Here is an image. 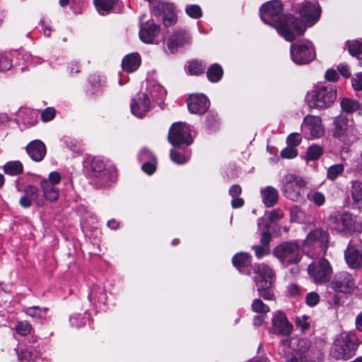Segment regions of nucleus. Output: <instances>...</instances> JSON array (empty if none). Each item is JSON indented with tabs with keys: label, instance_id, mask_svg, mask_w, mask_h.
<instances>
[{
	"label": "nucleus",
	"instance_id": "2",
	"mask_svg": "<svg viewBox=\"0 0 362 362\" xmlns=\"http://www.w3.org/2000/svg\"><path fill=\"white\" fill-rule=\"evenodd\" d=\"M337 89L332 84H317L307 93L305 100L310 108L326 109L337 99Z\"/></svg>",
	"mask_w": 362,
	"mask_h": 362
},
{
	"label": "nucleus",
	"instance_id": "34",
	"mask_svg": "<svg viewBox=\"0 0 362 362\" xmlns=\"http://www.w3.org/2000/svg\"><path fill=\"white\" fill-rule=\"evenodd\" d=\"M223 69L218 64L211 65L206 71L207 78L212 83L219 81L223 76Z\"/></svg>",
	"mask_w": 362,
	"mask_h": 362
},
{
	"label": "nucleus",
	"instance_id": "60",
	"mask_svg": "<svg viewBox=\"0 0 362 362\" xmlns=\"http://www.w3.org/2000/svg\"><path fill=\"white\" fill-rule=\"evenodd\" d=\"M353 88L356 90H362V72L358 73L351 78Z\"/></svg>",
	"mask_w": 362,
	"mask_h": 362
},
{
	"label": "nucleus",
	"instance_id": "50",
	"mask_svg": "<svg viewBox=\"0 0 362 362\" xmlns=\"http://www.w3.org/2000/svg\"><path fill=\"white\" fill-rule=\"evenodd\" d=\"M70 323L71 326L76 327H80L86 324V318L81 314H75L70 317Z\"/></svg>",
	"mask_w": 362,
	"mask_h": 362
},
{
	"label": "nucleus",
	"instance_id": "24",
	"mask_svg": "<svg viewBox=\"0 0 362 362\" xmlns=\"http://www.w3.org/2000/svg\"><path fill=\"white\" fill-rule=\"evenodd\" d=\"M26 151L33 160L40 162L45 156L46 147L40 140H34L27 145Z\"/></svg>",
	"mask_w": 362,
	"mask_h": 362
},
{
	"label": "nucleus",
	"instance_id": "44",
	"mask_svg": "<svg viewBox=\"0 0 362 362\" xmlns=\"http://www.w3.org/2000/svg\"><path fill=\"white\" fill-rule=\"evenodd\" d=\"M107 168L103 160L98 158H94L91 163L93 176L97 177L98 175Z\"/></svg>",
	"mask_w": 362,
	"mask_h": 362
},
{
	"label": "nucleus",
	"instance_id": "54",
	"mask_svg": "<svg viewBox=\"0 0 362 362\" xmlns=\"http://www.w3.org/2000/svg\"><path fill=\"white\" fill-rule=\"evenodd\" d=\"M252 249L255 251V256L260 259L265 255H267L270 252V250L268 245H254L252 246Z\"/></svg>",
	"mask_w": 362,
	"mask_h": 362
},
{
	"label": "nucleus",
	"instance_id": "56",
	"mask_svg": "<svg viewBox=\"0 0 362 362\" xmlns=\"http://www.w3.org/2000/svg\"><path fill=\"white\" fill-rule=\"evenodd\" d=\"M139 159L140 162L144 163L149 160H156V158L149 150L143 148L139 155Z\"/></svg>",
	"mask_w": 362,
	"mask_h": 362
},
{
	"label": "nucleus",
	"instance_id": "45",
	"mask_svg": "<svg viewBox=\"0 0 362 362\" xmlns=\"http://www.w3.org/2000/svg\"><path fill=\"white\" fill-rule=\"evenodd\" d=\"M31 325L27 321L18 322L16 325V332L22 336L28 334L31 331Z\"/></svg>",
	"mask_w": 362,
	"mask_h": 362
},
{
	"label": "nucleus",
	"instance_id": "16",
	"mask_svg": "<svg viewBox=\"0 0 362 362\" xmlns=\"http://www.w3.org/2000/svg\"><path fill=\"white\" fill-rule=\"evenodd\" d=\"M25 195L20 199V204L24 208H28L34 202L38 206H43L45 201L39 189L34 185H28L24 189Z\"/></svg>",
	"mask_w": 362,
	"mask_h": 362
},
{
	"label": "nucleus",
	"instance_id": "40",
	"mask_svg": "<svg viewBox=\"0 0 362 362\" xmlns=\"http://www.w3.org/2000/svg\"><path fill=\"white\" fill-rule=\"evenodd\" d=\"M205 65L202 62L197 60L189 62L188 71L192 75H199L204 72Z\"/></svg>",
	"mask_w": 362,
	"mask_h": 362
},
{
	"label": "nucleus",
	"instance_id": "43",
	"mask_svg": "<svg viewBox=\"0 0 362 362\" xmlns=\"http://www.w3.org/2000/svg\"><path fill=\"white\" fill-rule=\"evenodd\" d=\"M296 325L302 332H305L310 328V322L309 321V317L308 315H301L296 317Z\"/></svg>",
	"mask_w": 362,
	"mask_h": 362
},
{
	"label": "nucleus",
	"instance_id": "35",
	"mask_svg": "<svg viewBox=\"0 0 362 362\" xmlns=\"http://www.w3.org/2000/svg\"><path fill=\"white\" fill-rule=\"evenodd\" d=\"M233 265L240 271L251 264V257L245 252L236 254L232 259Z\"/></svg>",
	"mask_w": 362,
	"mask_h": 362
},
{
	"label": "nucleus",
	"instance_id": "4",
	"mask_svg": "<svg viewBox=\"0 0 362 362\" xmlns=\"http://www.w3.org/2000/svg\"><path fill=\"white\" fill-rule=\"evenodd\" d=\"M358 346V341L354 334H341L334 341L333 356L337 359L348 360L355 355Z\"/></svg>",
	"mask_w": 362,
	"mask_h": 362
},
{
	"label": "nucleus",
	"instance_id": "64",
	"mask_svg": "<svg viewBox=\"0 0 362 362\" xmlns=\"http://www.w3.org/2000/svg\"><path fill=\"white\" fill-rule=\"evenodd\" d=\"M325 78L329 81H336L339 78V75L334 69H329L325 73Z\"/></svg>",
	"mask_w": 362,
	"mask_h": 362
},
{
	"label": "nucleus",
	"instance_id": "37",
	"mask_svg": "<svg viewBox=\"0 0 362 362\" xmlns=\"http://www.w3.org/2000/svg\"><path fill=\"white\" fill-rule=\"evenodd\" d=\"M341 107L347 113H353L359 109L360 105L356 100L345 98L341 101Z\"/></svg>",
	"mask_w": 362,
	"mask_h": 362
},
{
	"label": "nucleus",
	"instance_id": "26",
	"mask_svg": "<svg viewBox=\"0 0 362 362\" xmlns=\"http://www.w3.org/2000/svg\"><path fill=\"white\" fill-rule=\"evenodd\" d=\"M262 202L266 207H272L277 204L279 194L277 189L272 186H267L260 191Z\"/></svg>",
	"mask_w": 362,
	"mask_h": 362
},
{
	"label": "nucleus",
	"instance_id": "12",
	"mask_svg": "<svg viewBox=\"0 0 362 362\" xmlns=\"http://www.w3.org/2000/svg\"><path fill=\"white\" fill-rule=\"evenodd\" d=\"M308 272L315 284L328 282L332 274V269L329 262L325 259H321L313 262L308 267Z\"/></svg>",
	"mask_w": 362,
	"mask_h": 362
},
{
	"label": "nucleus",
	"instance_id": "32",
	"mask_svg": "<svg viewBox=\"0 0 362 362\" xmlns=\"http://www.w3.org/2000/svg\"><path fill=\"white\" fill-rule=\"evenodd\" d=\"M350 194L353 204L359 205L362 204V182L354 180L351 182Z\"/></svg>",
	"mask_w": 362,
	"mask_h": 362
},
{
	"label": "nucleus",
	"instance_id": "47",
	"mask_svg": "<svg viewBox=\"0 0 362 362\" xmlns=\"http://www.w3.org/2000/svg\"><path fill=\"white\" fill-rule=\"evenodd\" d=\"M344 171V166L341 164L332 165L327 170V177L332 180H334Z\"/></svg>",
	"mask_w": 362,
	"mask_h": 362
},
{
	"label": "nucleus",
	"instance_id": "18",
	"mask_svg": "<svg viewBox=\"0 0 362 362\" xmlns=\"http://www.w3.org/2000/svg\"><path fill=\"white\" fill-rule=\"evenodd\" d=\"M344 257L350 267H362V244L354 245L351 241L344 252Z\"/></svg>",
	"mask_w": 362,
	"mask_h": 362
},
{
	"label": "nucleus",
	"instance_id": "17",
	"mask_svg": "<svg viewBox=\"0 0 362 362\" xmlns=\"http://www.w3.org/2000/svg\"><path fill=\"white\" fill-rule=\"evenodd\" d=\"M272 329L274 334L288 336L293 330V325L288 322L284 313L278 311L272 318Z\"/></svg>",
	"mask_w": 362,
	"mask_h": 362
},
{
	"label": "nucleus",
	"instance_id": "5",
	"mask_svg": "<svg viewBox=\"0 0 362 362\" xmlns=\"http://www.w3.org/2000/svg\"><path fill=\"white\" fill-rule=\"evenodd\" d=\"M306 182L294 174H287L283 177L281 189L283 194L293 202H300L303 199V191Z\"/></svg>",
	"mask_w": 362,
	"mask_h": 362
},
{
	"label": "nucleus",
	"instance_id": "42",
	"mask_svg": "<svg viewBox=\"0 0 362 362\" xmlns=\"http://www.w3.org/2000/svg\"><path fill=\"white\" fill-rule=\"evenodd\" d=\"M186 13L191 18L197 19L202 16L201 7L197 4L187 5L185 8Z\"/></svg>",
	"mask_w": 362,
	"mask_h": 362
},
{
	"label": "nucleus",
	"instance_id": "27",
	"mask_svg": "<svg viewBox=\"0 0 362 362\" xmlns=\"http://www.w3.org/2000/svg\"><path fill=\"white\" fill-rule=\"evenodd\" d=\"M361 134L356 126H351L348 129L337 139L343 145L344 148H349L360 138Z\"/></svg>",
	"mask_w": 362,
	"mask_h": 362
},
{
	"label": "nucleus",
	"instance_id": "14",
	"mask_svg": "<svg viewBox=\"0 0 362 362\" xmlns=\"http://www.w3.org/2000/svg\"><path fill=\"white\" fill-rule=\"evenodd\" d=\"M331 288L337 292L350 293L355 288L354 277L346 272H339L332 281Z\"/></svg>",
	"mask_w": 362,
	"mask_h": 362
},
{
	"label": "nucleus",
	"instance_id": "9",
	"mask_svg": "<svg viewBox=\"0 0 362 362\" xmlns=\"http://www.w3.org/2000/svg\"><path fill=\"white\" fill-rule=\"evenodd\" d=\"M329 243V234L322 228H316L309 232L303 242L305 248H313L319 254H325Z\"/></svg>",
	"mask_w": 362,
	"mask_h": 362
},
{
	"label": "nucleus",
	"instance_id": "51",
	"mask_svg": "<svg viewBox=\"0 0 362 362\" xmlns=\"http://www.w3.org/2000/svg\"><path fill=\"white\" fill-rule=\"evenodd\" d=\"M35 355L28 349L22 350L18 354V358L22 362H30L35 358Z\"/></svg>",
	"mask_w": 362,
	"mask_h": 362
},
{
	"label": "nucleus",
	"instance_id": "63",
	"mask_svg": "<svg viewBox=\"0 0 362 362\" xmlns=\"http://www.w3.org/2000/svg\"><path fill=\"white\" fill-rule=\"evenodd\" d=\"M337 70L345 78H349L351 76L349 68L346 64H339L337 66Z\"/></svg>",
	"mask_w": 362,
	"mask_h": 362
},
{
	"label": "nucleus",
	"instance_id": "11",
	"mask_svg": "<svg viewBox=\"0 0 362 362\" xmlns=\"http://www.w3.org/2000/svg\"><path fill=\"white\" fill-rule=\"evenodd\" d=\"M168 139L173 146L192 144L189 126L181 122L173 123L169 129Z\"/></svg>",
	"mask_w": 362,
	"mask_h": 362
},
{
	"label": "nucleus",
	"instance_id": "1",
	"mask_svg": "<svg viewBox=\"0 0 362 362\" xmlns=\"http://www.w3.org/2000/svg\"><path fill=\"white\" fill-rule=\"evenodd\" d=\"M282 12V4L279 1H271L262 6L261 19L265 24L274 26L286 41L293 42L296 35L304 34L305 28L296 17L291 15L283 16Z\"/></svg>",
	"mask_w": 362,
	"mask_h": 362
},
{
	"label": "nucleus",
	"instance_id": "58",
	"mask_svg": "<svg viewBox=\"0 0 362 362\" xmlns=\"http://www.w3.org/2000/svg\"><path fill=\"white\" fill-rule=\"evenodd\" d=\"M156 160H149L143 163L142 164V170L147 174L151 175L153 174L156 168Z\"/></svg>",
	"mask_w": 362,
	"mask_h": 362
},
{
	"label": "nucleus",
	"instance_id": "46",
	"mask_svg": "<svg viewBox=\"0 0 362 362\" xmlns=\"http://www.w3.org/2000/svg\"><path fill=\"white\" fill-rule=\"evenodd\" d=\"M252 310L255 313H267L269 311V308L260 299L257 298L254 300L252 304Z\"/></svg>",
	"mask_w": 362,
	"mask_h": 362
},
{
	"label": "nucleus",
	"instance_id": "49",
	"mask_svg": "<svg viewBox=\"0 0 362 362\" xmlns=\"http://www.w3.org/2000/svg\"><path fill=\"white\" fill-rule=\"evenodd\" d=\"M320 296L315 291L309 292L305 296V303L309 307H315L320 302Z\"/></svg>",
	"mask_w": 362,
	"mask_h": 362
},
{
	"label": "nucleus",
	"instance_id": "19",
	"mask_svg": "<svg viewBox=\"0 0 362 362\" xmlns=\"http://www.w3.org/2000/svg\"><path fill=\"white\" fill-rule=\"evenodd\" d=\"M209 105L210 102L204 94H192L187 100L188 110L192 114H204Z\"/></svg>",
	"mask_w": 362,
	"mask_h": 362
},
{
	"label": "nucleus",
	"instance_id": "15",
	"mask_svg": "<svg viewBox=\"0 0 362 362\" xmlns=\"http://www.w3.org/2000/svg\"><path fill=\"white\" fill-rule=\"evenodd\" d=\"M173 11V4L165 2H158L151 9L155 16L163 15V23L166 26H170L176 22L177 17Z\"/></svg>",
	"mask_w": 362,
	"mask_h": 362
},
{
	"label": "nucleus",
	"instance_id": "57",
	"mask_svg": "<svg viewBox=\"0 0 362 362\" xmlns=\"http://www.w3.org/2000/svg\"><path fill=\"white\" fill-rule=\"evenodd\" d=\"M61 180L62 177L60 173L57 171H53L49 174L47 179H43L42 180H46L51 185L56 187V185L59 184L61 182Z\"/></svg>",
	"mask_w": 362,
	"mask_h": 362
},
{
	"label": "nucleus",
	"instance_id": "6",
	"mask_svg": "<svg viewBox=\"0 0 362 362\" xmlns=\"http://www.w3.org/2000/svg\"><path fill=\"white\" fill-rule=\"evenodd\" d=\"M273 254L286 266L297 264L301 259L300 244L296 240L281 243L274 249Z\"/></svg>",
	"mask_w": 362,
	"mask_h": 362
},
{
	"label": "nucleus",
	"instance_id": "59",
	"mask_svg": "<svg viewBox=\"0 0 362 362\" xmlns=\"http://www.w3.org/2000/svg\"><path fill=\"white\" fill-rule=\"evenodd\" d=\"M12 67V64L11 59L2 54H0V71H8Z\"/></svg>",
	"mask_w": 362,
	"mask_h": 362
},
{
	"label": "nucleus",
	"instance_id": "25",
	"mask_svg": "<svg viewBox=\"0 0 362 362\" xmlns=\"http://www.w3.org/2000/svg\"><path fill=\"white\" fill-rule=\"evenodd\" d=\"M332 136L339 137L344 133L351 126H355L353 121H349L346 116L341 115L336 117L333 121Z\"/></svg>",
	"mask_w": 362,
	"mask_h": 362
},
{
	"label": "nucleus",
	"instance_id": "8",
	"mask_svg": "<svg viewBox=\"0 0 362 362\" xmlns=\"http://www.w3.org/2000/svg\"><path fill=\"white\" fill-rule=\"evenodd\" d=\"M293 7L301 17V20L296 19L305 28L314 25L320 18L321 8L317 2L304 1L300 4H294Z\"/></svg>",
	"mask_w": 362,
	"mask_h": 362
},
{
	"label": "nucleus",
	"instance_id": "31",
	"mask_svg": "<svg viewBox=\"0 0 362 362\" xmlns=\"http://www.w3.org/2000/svg\"><path fill=\"white\" fill-rule=\"evenodd\" d=\"M117 2L118 0H93L96 10L101 15L109 13Z\"/></svg>",
	"mask_w": 362,
	"mask_h": 362
},
{
	"label": "nucleus",
	"instance_id": "48",
	"mask_svg": "<svg viewBox=\"0 0 362 362\" xmlns=\"http://www.w3.org/2000/svg\"><path fill=\"white\" fill-rule=\"evenodd\" d=\"M218 124V115L214 112H209L206 116V125L208 129H216Z\"/></svg>",
	"mask_w": 362,
	"mask_h": 362
},
{
	"label": "nucleus",
	"instance_id": "38",
	"mask_svg": "<svg viewBox=\"0 0 362 362\" xmlns=\"http://www.w3.org/2000/svg\"><path fill=\"white\" fill-rule=\"evenodd\" d=\"M307 199L317 206H322L325 202V196L317 191H311L307 194Z\"/></svg>",
	"mask_w": 362,
	"mask_h": 362
},
{
	"label": "nucleus",
	"instance_id": "28",
	"mask_svg": "<svg viewBox=\"0 0 362 362\" xmlns=\"http://www.w3.org/2000/svg\"><path fill=\"white\" fill-rule=\"evenodd\" d=\"M97 184L100 186L107 185L110 182H115L117 178V171L114 166L110 165L100 172L95 177Z\"/></svg>",
	"mask_w": 362,
	"mask_h": 362
},
{
	"label": "nucleus",
	"instance_id": "30",
	"mask_svg": "<svg viewBox=\"0 0 362 362\" xmlns=\"http://www.w3.org/2000/svg\"><path fill=\"white\" fill-rule=\"evenodd\" d=\"M141 64V57L136 53L127 55L122 60V66L124 71L133 72L136 71Z\"/></svg>",
	"mask_w": 362,
	"mask_h": 362
},
{
	"label": "nucleus",
	"instance_id": "23",
	"mask_svg": "<svg viewBox=\"0 0 362 362\" xmlns=\"http://www.w3.org/2000/svg\"><path fill=\"white\" fill-rule=\"evenodd\" d=\"M191 37L185 33L178 32L173 34L168 40L167 47L170 53H175L179 47L190 44Z\"/></svg>",
	"mask_w": 362,
	"mask_h": 362
},
{
	"label": "nucleus",
	"instance_id": "61",
	"mask_svg": "<svg viewBox=\"0 0 362 362\" xmlns=\"http://www.w3.org/2000/svg\"><path fill=\"white\" fill-rule=\"evenodd\" d=\"M55 116V110L52 107H47L41 114V119L44 122L52 120Z\"/></svg>",
	"mask_w": 362,
	"mask_h": 362
},
{
	"label": "nucleus",
	"instance_id": "13",
	"mask_svg": "<svg viewBox=\"0 0 362 362\" xmlns=\"http://www.w3.org/2000/svg\"><path fill=\"white\" fill-rule=\"evenodd\" d=\"M151 108L150 98L146 93H139L131 103L132 113L138 118L144 117Z\"/></svg>",
	"mask_w": 362,
	"mask_h": 362
},
{
	"label": "nucleus",
	"instance_id": "20",
	"mask_svg": "<svg viewBox=\"0 0 362 362\" xmlns=\"http://www.w3.org/2000/svg\"><path fill=\"white\" fill-rule=\"evenodd\" d=\"M302 125L309 131L313 139L320 138L325 134V128L319 116L306 115Z\"/></svg>",
	"mask_w": 362,
	"mask_h": 362
},
{
	"label": "nucleus",
	"instance_id": "52",
	"mask_svg": "<svg viewBox=\"0 0 362 362\" xmlns=\"http://www.w3.org/2000/svg\"><path fill=\"white\" fill-rule=\"evenodd\" d=\"M170 156L171 160L177 164H184L189 160V157L184 156L174 150L170 151Z\"/></svg>",
	"mask_w": 362,
	"mask_h": 362
},
{
	"label": "nucleus",
	"instance_id": "62",
	"mask_svg": "<svg viewBox=\"0 0 362 362\" xmlns=\"http://www.w3.org/2000/svg\"><path fill=\"white\" fill-rule=\"evenodd\" d=\"M284 217V212L279 209H276L272 210L269 214V219L271 221L279 220Z\"/></svg>",
	"mask_w": 362,
	"mask_h": 362
},
{
	"label": "nucleus",
	"instance_id": "21",
	"mask_svg": "<svg viewBox=\"0 0 362 362\" xmlns=\"http://www.w3.org/2000/svg\"><path fill=\"white\" fill-rule=\"evenodd\" d=\"M310 341L305 339H300L298 341L297 349L295 351V354L286 359L287 362H315L313 360H310L308 357L310 356Z\"/></svg>",
	"mask_w": 362,
	"mask_h": 362
},
{
	"label": "nucleus",
	"instance_id": "33",
	"mask_svg": "<svg viewBox=\"0 0 362 362\" xmlns=\"http://www.w3.org/2000/svg\"><path fill=\"white\" fill-rule=\"evenodd\" d=\"M47 310L48 309L47 308L32 306L24 308L23 312L32 318L44 320L46 318Z\"/></svg>",
	"mask_w": 362,
	"mask_h": 362
},
{
	"label": "nucleus",
	"instance_id": "36",
	"mask_svg": "<svg viewBox=\"0 0 362 362\" xmlns=\"http://www.w3.org/2000/svg\"><path fill=\"white\" fill-rule=\"evenodd\" d=\"M4 171L10 175H17L23 173V166L20 161H9L4 165Z\"/></svg>",
	"mask_w": 362,
	"mask_h": 362
},
{
	"label": "nucleus",
	"instance_id": "39",
	"mask_svg": "<svg viewBox=\"0 0 362 362\" xmlns=\"http://www.w3.org/2000/svg\"><path fill=\"white\" fill-rule=\"evenodd\" d=\"M323 153V149L321 146L318 145H312L310 146L308 150L306 153V160H315L322 156Z\"/></svg>",
	"mask_w": 362,
	"mask_h": 362
},
{
	"label": "nucleus",
	"instance_id": "7",
	"mask_svg": "<svg viewBox=\"0 0 362 362\" xmlns=\"http://www.w3.org/2000/svg\"><path fill=\"white\" fill-rule=\"evenodd\" d=\"M290 54L292 61L298 65L307 64L316 57L313 44L308 40L292 43L290 47Z\"/></svg>",
	"mask_w": 362,
	"mask_h": 362
},
{
	"label": "nucleus",
	"instance_id": "10",
	"mask_svg": "<svg viewBox=\"0 0 362 362\" xmlns=\"http://www.w3.org/2000/svg\"><path fill=\"white\" fill-rule=\"evenodd\" d=\"M335 230L349 236L362 231V223L358 221L357 217L349 212H344L339 215L336 221Z\"/></svg>",
	"mask_w": 362,
	"mask_h": 362
},
{
	"label": "nucleus",
	"instance_id": "55",
	"mask_svg": "<svg viewBox=\"0 0 362 362\" xmlns=\"http://www.w3.org/2000/svg\"><path fill=\"white\" fill-rule=\"evenodd\" d=\"M302 138L298 133H291L287 137V144L288 146L296 147L301 142Z\"/></svg>",
	"mask_w": 362,
	"mask_h": 362
},
{
	"label": "nucleus",
	"instance_id": "3",
	"mask_svg": "<svg viewBox=\"0 0 362 362\" xmlns=\"http://www.w3.org/2000/svg\"><path fill=\"white\" fill-rule=\"evenodd\" d=\"M255 281L260 296L265 300H272L274 293L271 289L274 281V272L267 265L259 264L255 267Z\"/></svg>",
	"mask_w": 362,
	"mask_h": 362
},
{
	"label": "nucleus",
	"instance_id": "29",
	"mask_svg": "<svg viewBox=\"0 0 362 362\" xmlns=\"http://www.w3.org/2000/svg\"><path fill=\"white\" fill-rule=\"evenodd\" d=\"M40 188L42 191V197L44 201L55 202L58 199L59 192V189L54 185H51L46 180L40 182Z\"/></svg>",
	"mask_w": 362,
	"mask_h": 362
},
{
	"label": "nucleus",
	"instance_id": "41",
	"mask_svg": "<svg viewBox=\"0 0 362 362\" xmlns=\"http://www.w3.org/2000/svg\"><path fill=\"white\" fill-rule=\"evenodd\" d=\"M347 45L349 52L351 55L356 56L362 53V40L349 41Z\"/></svg>",
	"mask_w": 362,
	"mask_h": 362
},
{
	"label": "nucleus",
	"instance_id": "53",
	"mask_svg": "<svg viewBox=\"0 0 362 362\" xmlns=\"http://www.w3.org/2000/svg\"><path fill=\"white\" fill-rule=\"evenodd\" d=\"M298 151L295 147L288 146L281 152V156L284 158L292 159L297 156Z\"/></svg>",
	"mask_w": 362,
	"mask_h": 362
},
{
	"label": "nucleus",
	"instance_id": "22",
	"mask_svg": "<svg viewBox=\"0 0 362 362\" xmlns=\"http://www.w3.org/2000/svg\"><path fill=\"white\" fill-rule=\"evenodd\" d=\"M160 33V26L153 21H148L141 24L139 37L145 43H153Z\"/></svg>",
	"mask_w": 362,
	"mask_h": 362
}]
</instances>
